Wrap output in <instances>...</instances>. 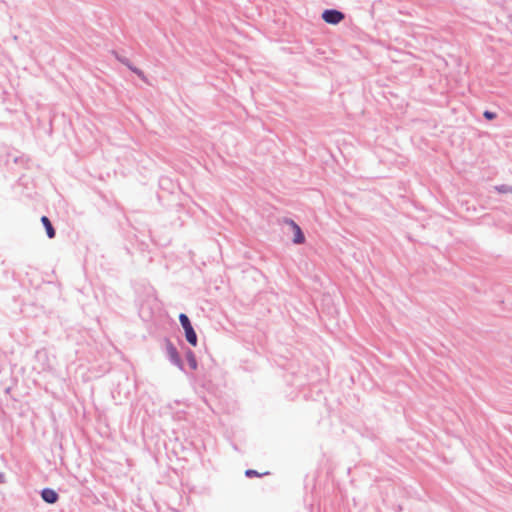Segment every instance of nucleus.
Segmentation results:
<instances>
[{
  "label": "nucleus",
  "mask_w": 512,
  "mask_h": 512,
  "mask_svg": "<svg viewBox=\"0 0 512 512\" xmlns=\"http://www.w3.org/2000/svg\"><path fill=\"white\" fill-rule=\"evenodd\" d=\"M179 321H180L182 328L184 329L185 338H186L187 342L194 347L197 346V343H198L197 334L191 324L189 317L186 314L181 313L179 315Z\"/></svg>",
  "instance_id": "nucleus-1"
},
{
  "label": "nucleus",
  "mask_w": 512,
  "mask_h": 512,
  "mask_svg": "<svg viewBox=\"0 0 512 512\" xmlns=\"http://www.w3.org/2000/svg\"><path fill=\"white\" fill-rule=\"evenodd\" d=\"M166 355L169 361L178 367L180 370H183V361L177 351V348L169 341H166Z\"/></svg>",
  "instance_id": "nucleus-2"
},
{
  "label": "nucleus",
  "mask_w": 512,
  "mask_h": 512,
  "mask_svg": "<svg viewBox=\"0 0 512 512\" xmlns=\"http://www.w3.org/2000/svg\"><path fill=\"white\" fill-rule=\"evenodd\" d=\"M322 19L326 23L336 25L344 19V14L336 9H326L322 13Z\"/></svg>",
  "instance_id": "nucleus-3"
},
{
  "label": "nucleus",
  "mask_w": 512,
  "mask_h": 512,
  "mask_svg": "<svg viewBox=\"0 0 512 512\" xmlns=\"http://www.w3.org/2000/svg\"><path fill=\"white\" fill-rule=\"evenodd\" d=\"M284 222L289 225L293 232H294V238H293V242L295 244H302L304 243L305 241V236L301 230V228L299 227L298 224H296L292 219H285Z\"/></svg>",
  "instance_id": "nucleus-4"
},
{
  "label": "nucleus",
  "mask_w": 512,
  "mask_h": 512,
  "mask_svg": "<svg viewBox=\"0 0 512 512\" xmlns=\"http://www.w3.org/2000/svg\"><path fill=\"white\" fill-rule=\"evenodd\" d=\"M42 499L48 504H54L58 500V494L50 488H45L41 491Z\"/></svg>",
  "instance_id": "nucleus-5"
},
{
  "label": "nucleus",
  "mask_w": 512,
  "mask_h": 512,
  "mask_svg": "<svg viewBox=\"0 0 512 512\" xmlns=\"http://www.w3.org/2000/svg\"><path fill=\"white\" fill-rule=\"evenodd\" d=\"M41 222H42V224L45 227V230H46L48 238H50V239L54 238L56 232H55V229L52 226V223L50 222L49 218L46 217V216H42L41 217Z\"/></svg>",
  "instance_id": "nucleus-6"
},
{
  "label": "nucleus",
  "mask_w": 512,
  "mask_h": 512,
  "mask_svg": "<svg viewBox=\"0 0 512 512\" xmlns=\"http://www.w3.org/2000/svg\"><path fill=\"white\" fill-rule=\"evenodd\" d=\"M186 358H187L190 368L195 370L197 368V361H196V357H195L194 353L191 350H189L186 353Z\"/></svg>",
  "instance_id": "nucleus-7"
},
{
  "label": "nucleus",
  "mask_w": 512,
  "mask_h": 512,
  "mask_svg": "<svg viewBox=\"0 0 512 512\" xmlns=\"http://www.w3.org/2000/svg\"><path fill=\"white\" fill-rule=\"evenodd\" d=\"M130 70L134 72L138 77H140L143 81H146V76L140 69L136 68L135 66H132L130 67Z\"/></svg>",
  "instance_id": "nucleus-8"
},
{
  "label": "nucleus",
  "mask_w": 512,
  "mask_h": 512,
  "mask_svg": "<svg viewBox=\"0 0 512 512\" xmlns=\"http://www.w3.org/2000/svg\"><path fill=\"white\" fill-rule=\"evenodd\" d=\"M130 70L134 72L138 77H140L143 81H146V76L140 69L136 68L135 66H132L130 67Z\"/></svg>",
  "instance_id": "nucleus-9"
},
{
  "label": "nucleus",
  "mask_w": 512,
  "mask_h": 512,
  "mask_svg": "<svg viewBox=\"0 0 512 512\" xmlns=\"http://www.w3.org/2000/svg\"><path fill=\"white\" fill-rule=\"evenodd\" d=\"M116 57L117 59L122 63L124 64L125 66H127L129 69L130 67H132L133 65L131 64V62L126 58V57H122V56H119L116 54Z\"/></svg>",
  "instance_id": "nucleus-10"
},
{
  "label": "nucleus",
  "mask_w": 512,
  "mask_h": 512,
  "mask_svg": "<svg viewBox=\"0 0 512 512\" xmlns=\"http://www.w3.org/2000/svg\"><path fill=\"white\" fill-rule=\"evenodd\" d=\"M245 475L247 477H253V476H258L259 473L256 470L248 469V470L245 471Z\"/></svg>",
  "instance_id": "nucleus-11"
},
{
  "label": "nucleus",
  "mask_w": 512,
  "mask_h": 512,
  "mask_svg": "<svg viewBox=\"0 0 512 512\" xmlns=\"http://www.w3.org/2000/svg\"><path fill=\"white\" fill-rule=\"evenodd\" d=\"M484 116L487 118V119H494L495 118V114L493 112H490V111H485L484 112Z\"/></svg>",
  "instance_id": "nucleus-12"
},
{
  "label": "nucleus",
  "mask_w": 512,
  "mask_h": 512,
  "mask_svg": "<svg viewBox=\"0 0 512 512\" xmlns=\"http://www.w3.org/2000/svg\"><path fill=\"white\" fill-rule=\"evenodd\" d=\"M6 482L5 474L0 472V484H3Z\"/></svg>",
  "instance_id": "nucleus-13"
}]
</instances>
